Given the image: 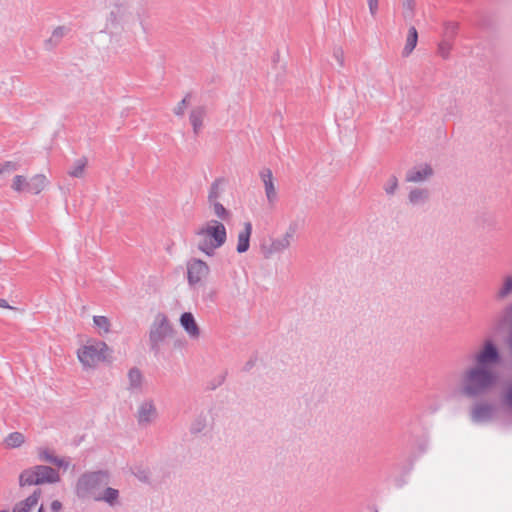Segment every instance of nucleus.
Wrapping results in <instances>:
<instances>
[{
    "label": "nucleus",
    "instance_id": "f257e3e1",
    "mask_svg": "<svg viewBox=\"0 0 512 512\" xmlns=\"http://www.w3.org/2000/svg\"><path fill=\"white\" fill-rule=\"evenodd\" d=\"M470 361L471 365L461 374L459 392L466 398L476 399L496 386L497 368L502 365L503 357L496 341L485 337L470 354Z\"/></svg>",
    "mask_w": 512,
    "mask_h": 512
},
{
    "label": "nucleus",
    "instance_id": "f03ea898",
    "mask_svg": "<svg viewBox=\"0 0 512 512\" xmlns=\"http://www.w3.org/2000/svg\"><path fill=\"white\" fill-rule=\"evenodd\" d=\"M109 482L110 475L106 471L85 472L76 482L75 493L80 499H92L115 507L120 504V492L109 487Z\"/></svg>",
    "mask_w": 512,
    "mask_h": 512
},
{
    "label": "nucleus",
    "instance_id": "7ed1b4c3",
    "mask_svg": "<svg viewBox=\"0 0 512 512\" xmlns=\"http://www.w3.org/2000/svg\"><path fill=\"white\" fill-rule=\"evenodd\" d=\"M194 239L195 245L200 252L208 257H213L216 250L226 243L227 230L221 221L211 219L195 229Z\"/></svg>",
    "mask_w": 512,
    "mask_h": 512
},
{
    "label": "nucleus",
    "instance_id": "20e7f679",
    "mask_svg": "<svg viewBox=\"0 0 512 512\" xmlns=\"http://www.w3.org/2000/svg\"><path fill=\"white\" fill-rule=\"evenodd\" d=\"M139 25L143 32H146V23L144 16L135 13L124 5H115L112 7L105 20V28L113 30L118 27L126 33L135 34V28Z\"/></svg>",
    "mask_w": 512,
    "mask_h": 512
},
{
    "label": "nucleus",
    "instance_id": "39448f33",
    "mask_svg": "<svg viewBox=\"0 0 512 512\" xmlns=\"http://www.w3.org/2000/svg\"><path fill=\"white\" fill-rule=\"evenodd\" d=\"M174 329L164 313H158L149 329V347L150 350L158 355L163 346L173 336Z\"/></svg>",
    "mask_w": 512,
    "mask_h": 512
},
{
    "label": "nucleus",
    "instance_id": "423d86ee",
    "mask_svg": "<svg viewBox=\"0 0 512 512\" xmlns=\"http://www.w3.org/2000/svg\"><path fill=\"white\" fill-rule=\"evenodd\" d=\"M60 481L59 473L50 466L36 465L23 470L19 475L20 487L54 484Z\"/></svg>",
    "mask_w": 512,
    "mask_h": 512
},
{
    "label": "nucleus",
    "instance_id": "0eeeda50",
    "mask_svg": "<svg viewBox=\"0 0 512 512\" xmlns=\"http://www.w3.org/2000/svg\"><path fill=\"white\" fill-rule=\"evenodd\" d=\"M109 348L103 341H93L82 346L77 351V357L85 368L95 367L106 359Z\"/></svg>",
    "mask_w": 512,
    "mask_h": 512
},
{
    "label": "nucleus",
    "instance_id": "6e6552de",
    "mask_svg": "<svg viewBox=\"0 0 512 512\" xmlns=\"http://www.w3.org/2000/svg\"><path fill=\"white\" fill-rule=\"evenodd\" d=\"M187 282L190 287L203 285L210 276V266L200 258H190L186 262Z\"/></svg>",
    "mask_w": 512,
    "mask_h": 512
},
{
    "label": "nucleus",
    "instance_id": "1a4fd4ad",
    "mask_svg": "<svg viewBox=\"0 0 512 512\" xmlns=\"http://www.w3.org/2000/svg\"><path fill=\"white\" fill-rule=\"evenodd\" d=\"M137 423L140 427H148L159 418V411L153 398L147 397L139 401L135 413Z\"/></svg>",
    "mask_w": 512,
    "mask_h": 512
},
{
    "label": "nucleus",
    "instance_id": "9d476101",
    "mask_svg": "<svg viewBox=\"0 0 512 512\" xmlns=\"http://www.w3.org/2000/svg\"><path fill=\"white\" fill-rule=\"evenodd\" d=\"M259 177L263 183L267 203L270 208H274L278 201V191L271 169L262 168L259 171Z\"/></svg>",
    "mask_w": 512,
    "mask_h": 512
},
{
    "label": "nucleus",
    "instance_id": "9b49d317",
    "mask_svg": "<svg viewBox=\"0 0 512 512\" xmlns=\"http://www.w3.org/2000/svg\"><path fill=\"white\" fill-rule=\"evenodd\" d=\"M292 245V242L283 234L272 238L270 243L262 246V254L266 259H270L276 255L283 254Z\"/></svg>",
    "mask_w": 512,
    "mask_h": 512
},
{
    "label": "nucleus",
    "instance_id": "f8f14e48",
    "mask_svg": "<svg viewBox=\"0 0 512 512\" xmlns=\"http://www.w3.org/2000/svg\"><path fill=\"white\" fill-rule=\"evenodd\" d=\"M495 415V407L486 402L476 403L470 411L472 422L480 424L486 423L493 419Z\"/></svg>",
    "mask_w": 512,
    "mask_h": 512
},
{
    "label": "nucleus",
    "instance_id": "ddd939ff",
    "mask_svg": "<svg viewBox=\"0 0 512 512\" xmlns=\"http://www.w3.org/2000/svg\"><path fill=\"white\" fill-rule=\"evenodd\" d=\"M37 456L40 461L53 464L58 468H62L63 470H67L70 467L69 458L59 457L55 454L54 450L47 447L37 448Z\"/></svg>",
    "mask_w": 512,
    "mask_h": 512
},
{
    "label": "nucleus",
    "instance_id": "4468645a",
    "mask_svg": "<svg viewBox=\"0 0 512 512\" xmlns=\"http://www.w3.org/2000/svg\"><path fill=\"white\" fill-rule=\"evenodd\" d=\"M433 175V169L427 164H422L407 171L405 180L412 183H421Z\"/></svg>",
    "mask_w": 512,
    "mask_h": 512
},
{
    "label": "nucleus",
    "instance_id": "2eb2a0df",
    "mask_svg": "<svg viewBox=\"0 0 512 512\" xmlns=\"http://www.w3.org/2000/svg\"><path fill=\"white\" fill-rule=\"evenodd\" d=\"M144 377L142 372L134 367L127 374V390L131 394H140L143 391Z\"/></svg>",
    "mask_w": 512,
    "mask_h": 512
},
{
    "label": "nucleus",
    "instance_id": "dca6fc26",
    "mask_svg": "<svg viewBox=\"0 0 512 512\" xmlns=\"http://www.w3.org/2000/svg\"><path fill=\"white\" fill-rule=\"evenodd\" d=\"M251 234L252 224L251 222L247 221L243 224L242 230H240L237 235L236 251L239 254L245 253L249 250Z\"/></svg>",
    "mask_w": 512,
    "mask_h": 512
},
{
    "label": "nucleus",
    "instance_id": "f3484780",
    "mask_svg": "<svg viewBox=\"0 0 512 512\" xmlns=\"http://www.w3.org/2000/svg\"><path fill=\"white\" fill-rule=\"evenodd\" d=\"M180 324L191 339H198L200 337V328L192 313H183L180 317Z\"/></svg>",
    "mask_w": 512,
    "mask_h": 512
},
{
    "label": "nucleus",
    "instance_id": "a211bd4d",
    "mask_svg": "<svg viewBox=\"0 0 512 512\" xmlns=\"http://www.w3.org/2000/svg\"><path fill=\"white\" fill-rule=\"evenodd\" d=\"M512 296V273L505 274L495 292V300L503 302Z\"/></svg>",
    "mask_w": 512,
    "mask_h": 512
},
{
    "label": "nucleus",
    "instance_id": "6ab92c4d",
    "mask_svg": "<svg viewBox=\"0 0 512 512\" xmlns=\"http://www.w3.org/2000/svg\"><path fill=\"white\" fill-rule=\"evenodd\" d=\"M429 197L427 188H412L408 193V203L413 207H421L429 201Z\"/></svg>",
    "mask_w": 512,
    "mask_h": 512
},
{
    "label": "nucleus",
    "instance_id": "aec40b11",
    "mask_svg": "<svg viewBox=\"0 0 512 512\" xmlns=\"http://www.w3.org/2000/svg\"><path fill=\"white\" fill-rule=\"evenodd\" d=\"M210 422V415L208 411H201L197 414L190 424V433L197 435L202 433Z\"/></svg>",
    "mask_w": 512,
    "mask_h": 512
},
{
    "label": "nucleus",
    "instance_id": "412c9836",
    "mask_svg": "<svg viewBox=\"0 0 512 512\" xmlns=\"http://www.w3.org/2000/svg\"><path fill=\"white\" fill-rule=\"evenodd\" d=\"M41 489H36L34 492L28 496L25 500L17 503L13 508V512H30L33 507H35L41 496Z\"/></svg>",
    "mask_w": 512,
    "mask_h": 512
},
{
    "label": "nucleus",
    "instance_id": "4be33fe9",
    "mask_svg": "<svg viewBox=\"0 0 512 512\" xmlns=\"http://www.w3.org/2000/svg\"><path fill=\"white\" fill-rule=\"evenodd\" d=\"M206 116V109L202 106L196 107L191 110L189 120L192 125L194 133L197 135L203 127V121Z\"/></svg>",
    "mask_w": 512,
    "mask_h": 512
},
{
    "label": "nucleus",
    "instance_id": "5701e85b",
    "mask_svg": "<svg viewBox=\"0 0 512 512\" xmlns=\"http://www.w3.org/2000/svg\"><path fill=\"white\" fill-rule=\"evenodd\" d=\"M226 181L224 178L215 179L208 192V202H218L224 192Z\"/></svg>",
    "mask_w": 512,
    "mask_h": 512
},
{
    "label": "nucleus",
    "instance_id": "b1692460",
    "mask_svg": "<svg viewBox=\"0 0 512 512\" xmlns=\"http://www.w3.org/2000/svg\"><path fill=\"white\" fill-rule=\"evenodd\" d=\"M418 42V32L414 26L409 27L402 56L408 57L415 49Z\"/></svg>",
    "mask_w": 512,
    "mask_h": 512
},
{
    "label": "nucleus",
    "instance_id": "393cba45",
    "mask_svg": "<svg viewBox=\"0 0 512 512\" xmlns=\"http://www.w3.org/2000/svg\"><path fill=\"white\" fill-rule=\"evenodd\" d=\"M48 183L44 174H36L29 179V192L39 194L47 187Z\"/></svg>",
    "mask_w": 512,
    "mask_h": 512
},
{
    "label": "nucleus",
    "instance_id": "a878e982",
    "mask_svg": "<svg viewBox=\"0 0 512 512\" xmlns=\"http://www.w3.org/2000/svg\"><path fill=\"white\" fill-rule=\"evenodd\" d=\"M25 443V436L21 432L9 433L4 439L5 447L15 449L21 447Z\"/></svg>",
    "mask_w": 512,
    "mask_h": 512
},
{
    "label": "nucleus",
    "instance_id": "bb28decb",
    "mask_svg": "<svg viewBox=\"0 0 512 512\" xmlns=\"http://www.w3.org/2000/svg\"><path fill=\"white\" fill-rule=\"evenodd\" d=\"M94 327L97 329L99 335L103 336L111 331V321L106 316H94Z\"/></svg>",
    "mask_w": 512,
    "mask_h": 512
},
{
    "label": "nucleus",
    "instance_id": "cd10ccee",
    "mask_svg": "<svg viewBox=\"0 0 512 512\" xmlns=\"http://www.w3.org/2000/svg\"><path fill=\"white\" fill-rule=\"evenodd\" d=\"M87 159L85 157L77 159L68 171L71 177L82 178L85 174V168L87 166Z\"/></svg>",
    "mask_w": 512,
    "mask_h": 512
},
{
    "label": "nucleus",
    "instance_id": "c85d7f7f",
    "mask_svg": "<svg viewBox=\"0 0 512 512\" xmlns=\"http://www.w3.org/2000/svg\"><path fill=\"white\" fill-rule=\"evenodd\" d=\"M66 31H67L66 28L63 26H59V27L55 28L52 32L51 37L45 41L46 48L52 49L53 47H55L61 41V39L64 37V35L66 34Z\"/></svg>",
    "mask_w": 512,
    "mask_h": 512
},
{
    "label": "nucleus",
    "instance_id": "c756f323",
    "mask_svg": "<svg viewBox=\"0 0 512 512\" xmlns=\"http://www.w3.org/2000/svg\"><path fill=\"white\" fill-rule=\"evenodd\" d=\"M11 188L18 193L29 192V180L25 176L16 175Z\"/></svg>",
    "mask_w": 512,
    "mask_h": 512
},
{
    "label": "nucleus",
    "instance_id": "7c9ffc66",
    "mask_svg": "<svg viewBox=\"0 0 512 512\" xmlns=\"http://www.w3.org/2000/svg\"><path fill=\"white\" fill-rule=\"evenodd\" d=\"M402 16L405 20H411L415 15L416 0H401Z\"/></svg>",
    "mask_w": 512,
    "mask_h": 512
},
{
    "label": "nucleus",
    "instance_id": "2f4dec72",
    "mask_svg": "<svg viewBox=\"0 0 512 512\" xmlns=\"http://www.w3.org/2000/svg\"><path fill=\"white\" fill-rule=\"evenodd\" d=\"M209 205L218 219L227 220L229 218L230 212L219 201L209 203Z\"/></svg>",
    "mask_w": 512,
    "mask_h": 512
},
{
    "label": "nucleus",
    "instance_id": "473e14b6",
    "mask_svg": "<svg viewBox=\"0 0 512 512\" xmlns=\"http://www.w3.org/2000/svg\"><path fill=\"white\" fill-rule=\"evenodd\" d=\"M217 297V292L215 289L210 287L203 288L201 292V300L208 304V303H214Z\"/></svg>",
    "mask_w": 512,
    "mask_h": 512
},
{
    "label": "nucleus",
    "instance_id": "72a5a7b5",
    "mask_svg": "<svg viewBox=\"0 0 512 512\" xmlns=\"http://www.w3.org/2000/svg\"><path fill=\"white\" fill-rule=\"evenodd\" d=\"M398 189V179L396 176H390L387 182L384 185V191L387 195H394L396 190Z\"/></svg>",
    "mask_w": 512,
    "mask_h": 512
},
{
    "label": "nucleus",
    "instance_id": "f704fd0d",
    "mask_svg": "<svg viewBox=\"0 0 512 512\" xmlns=\"http://www.w3.org/2000/svg\"><path fill=\"white\" fill-rule=\"evenodd\" d=\"M451 49H452L451 43L448 41H443L438 46V53L442 58L446 59V58H448Z\"/></svg>",
    "mask_w": 512,
    "mask_h": 512
},
{
    "label": "nucleus",
    "instance_id": "c9c22d12",
    "mask_svg": "<svg viewBox=\"0 0 512 512\" xmlns=\"http://www.w3.org/2000/svg\"><path fill=\"white\" fill-rule=\"evenodd\" d=\"M188 98H189V95L185 96L178 104L177 106L174 108L173 112L175 115L177 116H183L184 115V112H185V109L188 105Z\"/></svg>",
    "mask_w": 512,
    "mask_h": 512
},
{
    "label": "nucleus",
    "instance_id": "e433bc0d",
    "mask_svg": "<svg viewBox=\"0 0 512 512\" xmlns=\"http://www.w3.org/2000/svg\"><path fill=\"white\" fill-rule=\"evenodd\" d=\"M133 474L141 482L146 483V482H149V480H150L149 472L145 469L136 468L133 470Z\"/></svg>",
    "mask_w": 512,
    "mask_h": 512
},
{
    "label": "nucleus",
    "instance_id": "4c0bfd02",
    "mask_svg": "<svg viewBox=\"0 0 512 512\" xmlns=\"http://www.w3.org/2000/svg\"><path fill=\"white\" fill-rule=\"evenodd\" d=\"M369 13L373 18H376V16L379 13V4L380 0H366Z\"/></svg>",
    "mask_w": 512,
    "mask_h": 512
},
{
    "label": "nucleus",
    "instance_id": "58836bf2",
    "mask_svg": "<svg viewBox=\"0 0 512 512\" xmlns=\"http://www.w3.org/2000/svg\"><path fill=\"white\" fill-rule=\"evenodd\" d=\"M296 232H297V223L292 222L289 224V226L287 227V229L283 233V235L293 243L295 240Z\"/></svg>",
    "mask_w": 512,
    "mask_h": 512
},
{
    "label": "nucleus",
    "instance_id": "ea45409f",
    "mask_svg": "<svg viewBox=\"0 0 512 512\" xmlns=\"http://www.w3.org/2000/svg\"><path fill=\"white\" fill-rule=\"evenodd\" d=\"M333 58L339 64L340 67L344 66V52L342 48L336 47L333 51Z\"/></svg>",
    "mask_w": 512,
    "mask_h": 512
},
{
    "label": "nucleus",
    "instance_id": "a19ab883",
    "mask_svg": "<svg viewBox=\"0 0 512 512\" xmlns=\"http://www.w3.org/2000/svg\"><path fill=\"white\" fill-rule=\"evenodd\" d=\"M18 166L14 162H6L4 165L0 166V174L4 172H11L17 170Z\"/></svg>",
    "mask_w": 512,
    "mask_h": 512
},
{
    "label": "nucleus",
    "instance_id": "79ce46f5",
    "mask_svg": "<svg viewBox=\"0 0 512 512\" xmlns=\"http://www.w3.org/2000/svg\"><path fill=\"white\" fill-rule=\"evenodd\" d=\"M62 509V503L58 500H54L52 503H51V510L53 512H58Z\"/></svg>",
    "mask_w": 512,
    "mask_h": 512
},
{
    "label": "nucleus",
    "instance_id": "37998d69",
    "mask_svg": "<svg viewBox=\"0 0 512 512\" xmlns=\"http://www.w3.org/2000/svg\"><path fill=\"white\" fill-rule=\"evenodd\" d=\"M110 43H111L112 48L115 49V50H118V49H120L122 47V45L120 44L119 39H116L113 36H111V38H110Z\"/></svg>",
    "mask_w": 512,
    "mask_h": 512
},
{
    "label": "nucleus",
    "instance_id": "c03bdc74",
    "mask_svg": "<svg viewBox=\"0 0 512 512\" xmlns=\"http://www.w3.org/2000/svg\"><path fill=\"white\" fill-rule=\"evenodd\" d=\"M0 308L14 309V307L10 306L8 302L3 298H0Z\"/></svg>",
    "mask_w": 512,
    "mask_h": 512
},
{
    "label": "nucleus",
    "instance_id": "a18cd8bd",
    "mask_svg": "<svg viewBox=\"0 0 512 512\" xmlns=\"http://www.w3.org/2000/svg\"><path fill=\"white\" fill-rule=\"evenodd\" d=\"M38 512H44V507L43 505L40 506V508L38 509Z\"/></svg>",
    "mask_w": 512,
    "mask_h": 512
}]
</instances>
